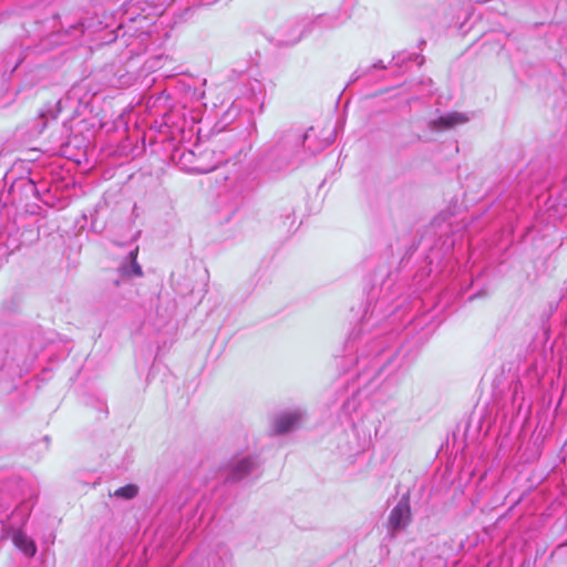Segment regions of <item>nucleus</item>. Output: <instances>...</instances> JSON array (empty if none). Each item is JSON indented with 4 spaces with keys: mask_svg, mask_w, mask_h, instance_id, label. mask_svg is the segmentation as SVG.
<instances>
[{
    "mask_svg": "<svg viewBox=\"0 0 567 567\" xmlns=\"http://www.w3.org/2000/svg\"><path fill=\"white\" fill-rule=\"evenodd\" d=\"M137 494V487L133 484H128L126 486L120 487L114 492V496L131 499L135 497Z\"/></svg>",
    "mask_w": 567,
    "mask_h": 567,
    "instance_id": "0eeeda50",
    "label": "nucleus"
},
{
    "mask_svg": "<svg viewBox=\"0 0 567 567\" xmlns=\"http://www.w3.org/2000/svg\"><path fill=\"white\" fill-rule=\"evenodd\" d=\"M137 258V249L132 250L128 255L130 262L125 264L121 267V272L123 276H135L141 277L143 275L141 266L136 261Z\"/></svg>",
    "mask_w": 567,
    "mask_h": 567,
    "instance_id": "423d86ee",
    "label": "nucleus"
},
{
    "mask_svg": "<svg viewBox=\"0 0 567 567\" xmlns=\"http://www.w3.org/2000/svg\"><path fill=\"white\" fill-rule=\"evenodd\" d=\"M310 137V131L303 135V143Z\"/></svg>",
    "mask_w": 567,
    "mask_h": 567,
    "instance_id": "1a4fd4ad",
    "label": "nucleus"
},
{
    "mask_svg": "<svg viewBox=\"0 0 567 567\" xmlns=\"http://www.w3.org/2000/svg\"><path fill=\"white\" fill-rule=\"evenodd\" d=\"M256 465V460L252 456H235L225 467L226 480L238 482L245 478L255 468Z\"/></svg>",
    "mask_w": 567,
    "mask_h": 567,
    "instance_id": "f257e3e1",
    "label": "nucleus"
},
{
    "mask_svg": "<svg viewBox=\"0 0 567 567\" xmlns=\"http://www.w3.org/2000/svg\"><path fill=\"white\" fill-rule=\"evenodd\" d=\"M305 412L300 409L286 411L274 419L272 429L277 434H285L300 426Z\"/></svg>",
    "mask_w": 567,
    "mask_h": 567,
    "instance_id": "f03ea898",
    "label": "nucleus"
},
{
    "mask_svg": "<svg viewBox=\"0 0 567 567\" xmlns=\"http://www.w3.org/2000/svg\"><path fill=\"white\" fill-rule=\"evenodd\" d=\"M470 117L465 113L461 112H451L445 115L440 116L436 120H432L429 122V127L432 131H442L453 128L458 125H463L467 123Z\"/></svg>",
    "mask_w": 567,
    "mask_h": 567,
    "instance_id": "7ed1b4c3",
    "label": "nucleus"
},
{
    "mask_svg": "<svg viewBox=\"0 0 567 567\" xmlns=\"http://www.w3.org/2000/svg\"><path fill=\"white\" fill-rule=\"evenodd\" d=\"M11 539L13 545L27 557H33L35 555L37 546L24 532L20 529H13L11 532Z\"/></svg>",
    "mask_w": 567,
    "mask_h": 567,
    "instance_id": "39448f33",
    "label": "nucleus"
},
{
    "mask_svg": "<svg viewBox=\"0 0 567 567\" xmlns=\"http://www.w3.org/2000/svg\"><path fill=\"white\" fill-rule=\"evenodd\" d=\"M372 68L373 69H385V65L383 64V62L381 60H379L378 62L372 64Z\"/></svg>",
    "mask_w": 567,
    "mask_h": 567,
    "instance_id": "6e6552de",
    "label": "nucleus"
},
{
    "mask_svg": "<svg viewBox=\"0 0 567 567\" xmlns=\"http://www.w3.org/2000/svg\"><path fill=\"white\" fill-rule=\"evenodd\" d=\"M410 505L406 499H401L390 513L389 524L392 529L404 528L410 523Z\"/></svg>",
    "mask_w": 567,
    "mask_h": 567,
    "instance_id": "20e7f679",
    "label": "nucleus"
}]
</instances>
